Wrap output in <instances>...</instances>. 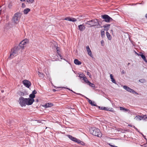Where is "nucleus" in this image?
<instances>
[{
  "instance_id": "20e7f679",
  "label": "nucleus",
  "mask_w": 147,
  "mask_h": 147,
  "mask_svg": "<svg viewBox=\"0 0 147 147\" xmlns=\"http://www.w3.org/2000/svg\"><path fill=\"white\" fill-rule=\"evenodd\" d=\"M21 14L19 12L15 13L12 18L13 22L15 24H18L19 22Z\"/></svg>"
},
{
  "instance_id": "9b49d317",
  "label": "nucleus",
  "mask_w": 147,
  "mask_h": 147,
  "mask_svg": "<svg viewBox=\"0 0 147 147\" xmlns=\"http://www.w3.org/2000/svg\"><path fill=\"white\" fill-rule=\"evenodd\" d=\"M78 27L79 30L81 31H84L86 28L84 24L79 25L78 26Z\"/></svg>"
},
{
  "instance_id": "2eb2a0df",
  "label": "nucleus",
  "mask_w": 147,
  "mask_h": 147,
  "mask_svg": "<svg viewBox=\"0 0 147 147\" xmlns=\"http://www.w3.org/2000/svg\"><path fill=\"white\" fill-rule=\"evenodd\" d=\"M53 104L51 103H48L45 105H43L42 106L45 108H47L49 107H51L53 106Z\"/></svg>"
},
{
  "instance_id": "5701e85b",
  "label": "nucleus",
  "mask_w": 147,
  "mask_h": 147,
  "mask_svg": "<svg viewBox=\"0 0 147 147\" xmlns=\"http://www.w3.org/2000/svg\"><path fill=\"white\" fill-rule=\"evenodd\" d=\"M25 47L23 44H21V42L20 43L19 45L17 47L20 48V49H23Z\"/></svg>"
},
{
  "instance_id": "1a4fd4ad",
  "label": "nucleus",
  "mask_w": 147,
  "mask_h": 147,
  "mask_svg": "<svg viewBox=\"0 0 147 147\" xmlns=\"http://www.w3.org/2000/svg\"><path fill=\"white\" fill-rule=\"evenodd\" d=\"M23 83L24 85L28 88H29L31 85V82L29 81L26 80H24Z\"/></svg>"
},
{
  "instance_id": "72a5a7b5",
  "label": "nucleus",
  "mask_w": 147,
  "mask_h": 147,
  "mask_svg": "<svg viewBox=\"0 0 147 147\" xmlns=\"http://www.w3.org/2000/svg\"><path fill=\"white\" fill-rule=\"evenodd\" d=\"M79 141H78V142H77V143L79 144H81L82 145H84V142L81 141L80 140H79Z\"/></svg>"
},
{
  "instance_id": "0eeeda50",
  "label": "nucleus",
  "mask_w": 147,
  "mask_h": 147,
  "mask_svg": "<svg viewBox=\"0 0 147 147\" xmlns=\"http://www.w3.org/2000/svg\"><path fill=\"white\" fill-rule=\"evenodd\" d=\"M123 88L128 92L132 93L133 94H135L137 95L138 94V93L127 86H123Z\"/></svg>"
},
{
  "instance_id": "473e14b6",
  "label": "nucleus",
  "mask_w": 147,
  "mask_h": 147,
  "mask_svg": "<svg viewBox=\"0 0 147 147\" xmlns=\"http://www.w3.org/2000/svg\"><path fill=\"white\" fill-rule=\"evenodd\" d=\"M140 55L141 56L144 61L145 60H146V57L145 56L142 54V53L141 54H140Z\"/></svg>"
},
{
  "instance_id": "aec40b11",
  "label": "nucleus",
  "mask_w": 147,
  "mask_h": 147,
  "mask_svg": "<svg viewBox=\"0 0 147 147\" xmlns=\"http://www.w3.org/2000/svg\"><path fill=\"white\" fill-rule=\"evenodd\" d=\"M56 49L57 51V53L58 54V55L60 57L61 59H62L63 58L61 56V55L60 53H59L60 52V51L59 50V48L57 47L56 48Z\"/></svg>"
},
{
  "instance_id": "680f3d73",
  "label": "nucleus",
  "mask_w": 147,
  "mask_h": 147,
  "mask_svg": "<svg viewBox=\"0 0 147 147\" xmlns=\"http://www.w3.org/2000/svg\"><path fill=\"white\" fill-rule=\"evenodd\" d=\"M113 109V108H112V109Z\"/></svg>"
},
{
  "instance_id": "de8ad7c7",
  "label": "nucleus",
  "mask_w": 147,
  "mask_h": 147,
  "mask_svg": "<svg viewBox=\"0 0 147 147\" xmlns=\"http://www.w3.org/2000/svg\"><path fill=\"white\" fill-rule=\"evenodd\" d=\"M128 126H130L131 127H133V126L134 125H128Z\"/></svg>"
},
{
  "instance_id": "cd10ccee",
  "label": "nucleus",
  "mask_w": 147,
  "mask_h": 147,
  "mask_svg": "<svg viewBox=\"0 0 147 147\" xmlns=\"http://www.w3.org/2000/svg\"><path fill=\"white\" fill-rule=\"evenodd\" d=\"M77 20L75 18H70V19H69V21H71L73 22H75L77 21Z\"/></svg>"
},
{
  "instance_id": "c85d7f7f",
  "label": "nucleus",
  "mask_w": 147,
  "mask_h": 147,
  "mask_svg": "<svg viewBox=\"0 0 147 147\" xmlns=\"http://www.w3.org/2000/svg\"><path fill=\"white\" fill-rule=\"evenodd\" d=\"M38 74L40 77L42 78H44V75L42 73H40V72H38Z\"/></svg>"
},
{
  "instance_id": "a211bd4d",
  "label": "nucleus",
  "mask_w": 147,
  "mask_h": 147,
  "mask_svg": "<svg viewBox=\"0 0 147 147\" xmlns=\"http://www.w3.org/2000/svg\"><path fill=\"white\" fill-rule=\"evenodd\" d=\"M110 25L109 24H106L104 25L103 27L105 28V30L106 31H108L109 29Z\"/></svg>"
},
{
  "instance_id": "864d4df0",
  "label": "nucleus",
  "mask_w": 147,
  "mask_h": 147,
  "mask_svg": "<svg viewBox=\"0 0 147 147\" xmlns=\"http://www.w3.org/2000/svg\"><path fill=\"white\" fill-rule=\"evenodd\" d=\"M22 1H25V0H20Z\"/></svg>"
},
{
  "instance_id": "a878e982",
  "label": "nucleus",
  "mask_w": 147,
  "mask_h": 147,
  "mask_svg": "<svg viewBox=\"0 0 147 147\" xmlns=\"http://www.w3.org/2000/svg\"><path fill=\"white\" fill-rule=\"evenodd\" d=\"M83 80L85 82H86V83H87L88 84L90 82L87 79V78H86L85 77H83Z\"/></svg>"
},
{
  "instance_id": "9d476101",
  "label": "nucleus",
  "mask_w": 147,
  "mask_h": 147,
  "mask_svg": "<svg viewBox=\"0 0 147 147\" xmlns=\"http://www.w3.org/2000/svg\"><path fill=\"white\" fill-rule=\"evenodd\" d=\"M67 136L68 138L72 141L74 142H78L79 140L77 138L73 137L72 136L70 135H68Z\"/></svg>"
},
{
  "instance_id": "393cba45",
  "label": "nucleus",
  "mask_w": 147,
  "mask_h": 147,
  "mask_svg": "<svg viewBox=\"0 0 147 147\" xmlns=\"http://www.w3.org/2000/svg\"><path fill=\"white\" fill-rule=\"evenodd\" d=\"M101 35L102 38H103L105 36V32L104 30H101Z\"/></svg>"
},
{
  "instance_id": "bb28decb",
  "label": "nucleus",
  "mask_w": 147,
  "mask_h": 147,
  "mask_svg": "<svg viewBox=\"0 0 147 147\" xmlns=\"http://www.w3.org/2000/svg\"><path fill=\"white\" fill-rule=\"evenodd\" d=\"M35 95L32 93L29 95V97L30 99H34L35 98Z\"/></svg>"
},
{
  "instance_id": "4c0bfd02",
  "label": "nucleus",
  "mask_w": 147,
  "mask_h": 147,
  "mask_svg": "<svg viewBox=\"0 0 147 147\" xmlns=\"http://www.w3.org/2000/svg\"><path fill=\"white\" fill-rule=\"evenodd\" d=\"M12 6V5L11 3L9 4L8 7L9 9L11 8Z\"/></svg>"
},
{
  "instance_id": "bf43d9fd",
  "label": "nucleus",
  "mask_w": 147,
  "mask_h": 147,
  "mask_svg": "<svg viewBox=\"0 0 147 147\" xmlns=\"http://www.w3.org/2000/svg\"><path fill=\"white\" fill-rule=\"evenodd\" d=\"M54 90V91H55V90L54 89V90Z\"/></svg>"
},
{
  "instance_id": "f3484780",
  "label": "nucleus",
  "mask_w": 147,
  "mask_h": 147,
  "mask_svg": "<svg viewBox=\"0 0 147 147\" xmlns=\"http://www.w3.org/2000/svg\"><path fill=\"white\" fill-rule=\"evenodd\" d=\"M74 62L75 64L77 65H80L82 64L81 62L77 59L74 60Z\"/></svg>"
},
{
  "instance_id": "052dcab7",
  "label": "nucleus",
  "mask_w": 147,
  "mask_h": 147,
  "mask_svg": "<svg viewBox=\"0 0 147 147\" xmlns=\"http://www.w3.org/2000/svg\"><path fill=\"white\" fill-rule=\"evenodd\" d=\"M145 138V139L146 140V138Z\"/></svg>"
},
{
  "instance_id": "6e6552de",
  "label": "nucleus",
  "mask_w": 147,
  "mask_h": 147,
  "mask_svg": "<svg viewBox=\"0 0 147 147\" xmlns=\"http://www.w3.org/2000/svg\"><path fill=\"white\" fill-rule=\"evenodd\" d=\"M26 98V105H30L32 104L34 100V99H30V98Z\"/></svg>"
},
{
  "instance_id": "f8f14e48",
  "label": "nucleus",
  "mask_w": 147,
  "mask_h": 147,
  "mask_svg": "<svg viewBox=\"0 0 147 147\" xmlns=\"http://www.w3.org/2000/svg\"><path fill=\"white\" fill-rule=\"evenodd\" d=\"M86 48L88 55L90 56L92 58L93 57V55L89 46H86Z\"/></svg>"
},
{
  "instance_id": "39448f33",
  "label": "nucleus",
  "mask_w": 147,
  "mask_h": 147,
  "mask_svg": "<svg viewBox=\"0 0 147 147\" xmlns=\"http://www.w3.org/2000/svg\"><path fill=\"white\" fill-rule=\"evenodd\" d=\"M101 17L104 19L103 21H105L107 23L110 22L112 21L113 20L112 18L107 14L102 15Z\"/></svg>"
},
{
  "instance_id": "6ab92c4d",
  "label": "nucleus",
  "mask_w": 147,
  "mask_h": 147,
  "mask_svg": "<svg viewBox=\"0 0 147 147\" xmlns=\"http://www.w3.org/2000/svg\"><path fill=\"white\" fill-rule=\"evenodd\" d=\"M30 9L29 8H26L24 9L23 11V12L24 14H26L28 13L30 11Z\"/></svg>"
},
{
  "instance_id": "7ed1b4c3",
  "label": "nucleus",
  "mask_w": 147,
  "mask_h": 147,
  "mask_svg": "<svg viewBox=\"0 0 147 147\" xmlns=\"http://www.w3.org/2000/svg\"><path fill=\"white\" fill-rule=\"evenodd\" d=\"M20 51V48L15 47L11 50L9 58L11 59L13 58L14 57L19 54Z\"/></svg>"
},
{
  "instance_id": "7c9ffc66",
  "label": "nucleus",
  "mask_w": 147,
  "mask_h": 147,
  "mask_svg": "<svg viewBox=\"0 0 147 147\" xmlns=\"http://www.w3.org/2000/svg\"><path fill=\"white\" fill-rule=\"evenodd\" d=\"M139 81L142 83H144L146 82V80L144 79H142L139 80Z\"/></svg>"
},
{
  "instance_id": "3c124183",
  "label": "nucleus",
  "mask_w": 147,
  "mask_h": 147,
  "mask_svg": "<svg viewBox=\"0 0 147 147\" xmlns=\"http://www.w3.org/2000/svg\"><path fill=\"white\" fill-rule=\"evenodd\" d=\"M145 17L146 18H147V13L146 14Z\"/></svg>"
},
{
  "instance_id": "4be33fe9",
  "label": "nucleus",
  "mask_w": 147,
  "mask_h": 147,
  "mask_svg": "<svg viewBox=\"0 0 147 147\" xmlns=\"http://www.w3.org/2000/svg\"><path fill=\"white\" fill-rule=\"evenodd\" d=\"M106 34L107 38L109 40H111L112 38V37L110 35V34L108 32H106Z\"/></svg>"
},
{
  "instance_id": "f257e3e1",
  "label": "nucleus",
  "mask_w": 147,
  "mask_h": 147,
  "mask_svg": "<svg viewBox=\"0 0 147 147\" xmlns=\"http://www.w3.org/2000/svg\"><path fill=\"white\" fill-rule=\"evenodd\" d=\"M86 25H87V26L88 27L95 26H98V27H102L101 25L99 24V22L97 19H95L93 20H92L90 21L86 22L85 23Z\"/></svg>"
},
{
  "instance_id": "37998d69",
  "label": "nucleus",
  "mask_w": 147,
  "mask_h": 147,
  "mask_svg": "<svg viewBox=\"0 0 147 147\" xmlns=\"http://www.w3.org/2000/svg\"><path fill=\"white\" fill-rule=\"evenodd\" d=\"M100 42H101V43L102 45L103 46V44L104 42V41L103 40H101Z\"/></svg>"
},
{
  "instance_id": "ea45409f",
  "label": "nucleus",
  "mask_w": 147,
  "mask_h": 147,
  "mask_svg": "<svg viewBox=\"0 0 147 147\" xmlns=\"http://www.w3.org/2000/svg\"><path fill=\"white\" fill-rule=\"evenodd\" d=\"M70 19L69 17H67L64 19V20H68L69 21V19Z\"/></svg>"
},
{
  "instance_id": "09e8293b",
  "label": "nucleus",
  "mask_w": 147,
  "mask_h": 147,
  "mask_svg": "<svg viewBox=\"0 0 147 147\" xmlns=\"http://www.w3.org/2000/svg\"><path fill=\"white\" fill-rule=\"evenodd\" d=\"M144 61L145 62H146L147 63V59H146V60H145Z\"/></svg>"
},
{
  "instance_id": "f03ea898",
  "label": "nucleus",
  "mask_w": 147,
  "mask_h": 147,
  "mask_svg": "<svg viewBox=\"0 0 147 147\" xmlns=\"http://www.w3.org/2000/svg\"><path fill=\"white\" fill-rule=\"evenodd\" d=\"M90 133L93 135L98 137H101L102 136V134L100 130L95 127H92L90 129Z\"/></svg>"
},
{
  "instance_id": "5fc2aeb1",
  "label": "nucleus",
  "mask_w": 147,
  "mask_h": 147,
  "mask_svg": "<svg viewBox=\"0 0 147 147\" xmlns=\"http://www.w3.org/2000/svg\"><path fill=\"white\" fill-rule=\"evenodd\" d=\"M130 64V63H128L127 65H129Z\"/></svg>"
},
{
  "instance_id": "b1692460",
  "label": "nucleus",
  "mask_w": 147,
  "mask_h": 147,
  "mask_svg": "<svg viewBox=\"0 0 147 147\" xmlns=\"http://www.w3.org/2000/svg\"><path fill=\"white\" fill-rule=\"evenodd\" d=\"M137 120H140L142 119H143V116H136L135 118Z\"/></svg>"
},
{
  "instance_id": "e433bc0d",
  "label": "nucleus",
  "mask_w": 147,
  "mask_h": 147,
  "mask_svg": "<svg viewBox=\"0 0 147 147\" xmlns=\"http://www.w3.org/2000/svg\"><path fill=\"white\" fill-rule=\"evenodd\" d=\"M143 119L145 120H147V116L144 115L143 116Z\"/></svg>"
},
{
  "instance_id": "8fccbe9b",
  "label": "nucleus",
  "mask_w": 147,
  "mask_h": 147,
  "mask_svg": "<svg viewBox=\"0 0 147 147\" xmlns=\"http://www.w3.org/2000/svg\"><path fill=\"white\" fill-rule=\"evenodd\" d=\"M111 146L112 147H115L116 146H113V145H111Z\"/></svg>"
},
{
  "instance_id": "603ef678",
  "label": "nucleus",
  "mask_w": 147,
  "mask_h": 147,
  "mask_svg": "<svg viewBox=\"0 0 147 147\" xmlns=\"http://www.w3.org/2000/svg\"><path fill=\"white\" fill-rule=\"evenodd\" d=\"M122 74H123L124 73V71L123 70V71H122Z\"/></svg>"
},
{
  "instance_id": "2f4dec72",
  "label": "nucleus",
  "mask_w": 147,
  "mask_h": 147,
  "mask_svg": "<svg viewBox=\"0 0 147 147\" xmlns=\"http://www.w3.org/2000/svg\"><path fill=\"white\" fill-rule=\"evenodd\" d=\"M88 84L90 86L92 87H95V85L94 84H93L92 83L90 82H89V83Z\"/></svg>"
},
{
  "instance_id": "423d86ee",
  "label": "nucleus",
  "mask_w": 147,
  "mask_h": 147,
  "mask_svg": "<svg viewBox=\"0 0 147 147\" xmlns=\"http://www.w3.org/2000/svg\"><path fill=\"white\" fill-rule=\"evenodd\" d=\"M26 98H24L22 96L20 97L19 98V104L22 107H25L26 105Z\"/></svg>"
},
{
  "instance_id": "c03bdc74",
  "label": "nucleus",
  "mask_w": 147,
  "mask_h": 147,
  "mask_svg": "<svg viewBox=\"0 0 147 147\" xmlns=\"http://www.w3.org/2000/svg\"><path fill=\"white\" fill-rule=\"evenodd\" d=\"M67 89H68L69 90H70V91H72V92L74 93H75V94H76V93L75 92L73 91L72 90H71V89H70L69 88H67Z\"/></svg>"
},
{
  "instance_id": "6e6d98bb",
  "label": "nucleus",
  "mask_w": 147,
  "mask_h": 147,
  "mask_svg": "<svg viewBox=\"0 0 147 147\" xmlns=\"http://www.w3.org/2000/svg\"><path fill=\"white\" fill-rule=\"evenodd\" d=\"M1 92H4V90H2L1 91Z\"/></svg>"
},
{
  "instance_id": "a19ab883",
  "label": "nucleus",
  "mask_w": 147,
  "mask_h": 147,
  "mask_svg": "<svg viewBox=\"0 0 147 147\" xmlns=\"http://www.w3.org/2000/svg\"><path fill=\"white\" fill-rule=\"evenodd\" d=\"M76 94H77L78 95H81V96H82L84 97H85L84 95H82V94H80V93H76Z\"/></svg>"
},
{
  "instance_id": "4d7b16f0",
  "label": "nucleus",
  "mask_w": 147,
  "mask_h": 147,
  "mask_svg": "<svg viewBox=\"0 0 147 147\" xmlns=\"http://www.w3.org/2000/svg\"><path fill=\"white\" fill-rule=\"evenodd\" d=\"M22 6H23V5H24V3H22Z\"/></svg>"
},
{
  "instance_id": "49530a36",
  "label": "nucleus",
  "mask_w": 147,
  "mask_h": 147,
  "mask_svg": "<svg viewBox=\"0 0 147 147\" xmlns=\"http://www.w3.org/2000/svg\"><path fill=\"white\" fill-rule=\"evenodd\" d=\"M87 74L88 75L90 76V72H87Z\"/></svg>"
},
{
  "instance_id": "13d9d810",
  "label": "nucleus",
  "mask_w": 147,
  "mask_h": 147,
  "mask_svg": "<svg viewBox=\"0 0 147 147\" xmlns=\"http://www.w3.org/2000/svg\"><path fill=\"white\" fill-rule=\"evenodd\" d=\"M141 134H142V135H143V136L144 137L145 136H144L143 135V134H142L141 133Z\"/></svg>"
},
{
  "instance_id": "dca6fc26",
  "label": "nucleus",
  "mask_w": 147,
  "mask_h": 147,
  "mask_svg": "<svg viewBox=\"0 0 147 147\" xmlns=\"http://www.w3.org/2000/svg\"><path fill=\"white\" fill-rule=\"evenodd\" d=\"M28 39H25L23 40L21 42V44H23L25 47L26 44L28 43Z\"/></svg>"
},
{
  "instance_id": "ddd939ff",
  "label": "nucleus",
  "mask_w": 147,
  "mask_h": 147,
  "mask_svg": "<svg viewBox=\"0 0 147 147\" xmlns=\"http://www.w3.org/2000/svg\"><path fill=\"white\" fill-rule=\"evenodd\" d=\"M97 107H98L99 109L101 110H103L107 111H112V110H110V108H109L108 107H100V106H97Z\"/></svg>"
},
{
  "instance_id": "a18cd8bd",
  "label": "nucleus",
  "mask_w": 147,
  "mask_h": 147,
  "mask_svg": "<svg viewBox=\"0 0 147 147\" xmlns=\"http://www.w3.org/2000/svg\"><path fill=\"white\" fill-rule=\"evenodd\" d=\"M133 127L137 131H138V129L137 128H136L134 126H133Z\"/></svg>"
},
{
  "instance_id": "412c9836",
  "label": "nucleus",
  "mask_w": 147,
  "mask_h": 147,
  "mask_svg": "<svg viewBox=\"0 0 147 147\" xmlns=\"http://www.w3.org/2000/svg\"><path fill=\"white\" fill-rule=\"evenodd\" d=\"M110 77L111 79V80L112 82L116 84V82L115 80L114 79L113 75L112 74H110Z\"/></svg>"
},
{
  "instance_id": "58836bf2",
  "label": "nucleus",
  "mask_w": 147,
  "mask_h": 147,
  "mask_svg": "<svg viewBox=\"0 0 147 147\" xmlns=\"http://www.w3.org/2000/svg\"><path fill=\"white\" fill-rule=\"evenodd\" d=\"M37 93V92L35 90H34L32 92V94H34L35 95V94H36Z\"/></svg>"
},
{
  "instance_id": "4468645a",
  "label": "nucleus",
  "mask_w": 147,
  "mask_h": 147,
  "mask_svg": "<svg viewBox=\"0 0 147 147\" xmlns=\"http://www.w3.org/2000/svg\"><path fill=\"white\" fill-rule=\"evenodd\" d=\"M85 97L87 100H88V101L89 103L90 104H91V105L92 106H96V107H97V105H96V104H94V102H92L91 100H90V99H89L88 98L86 97Z\"/></svg>"
},
{
  "instance_id": "c9c22d12",
  "label": "nucleus",
  "mask_w": 147,
  "mask_h": 147,
  "mask_svg": "<svg viewBox=\"0 0 147 147\" xmlns=\"http://www.w3.org/2000/svg\"><path fill=\"white\" fill-rule=\"evenodd\" d=\"M79 77L80 78H83V77H84V76L83 74H79Z\"/></svg>"
},
{
  "instance_id": "c756f323",
  "label": "nucleus",
  "mask_w": 147,
  "mask_h": 147,
  "mask_svg": "<svg viewBox=\"0 0 147 147\" xmlns=\"http://www.w3.org/2000/svg\"><path fill=\"white\" fill-rule=\"evenodd\" d=\"M120 110L124 111H129V110H128L126 109H125L124 108H123V107H120Z\"/></svg>"
},
{
  "instance_id": "79ce46f5",
  "label": "nucleus",
  "mask_w": 147,
  "mask_h": 147,
  "mask_svg": "<svg viewBox=\"0 0 147 147\" xmlns=\"http://www.w3.org/2000/svg\"><path fill=\"white\" fill-rule=\"evenodd\" d=\"M21 94H20V95L21 96H24V94L23 92H20Z\"/></svg>"
},
{
  "instance_id": "f704fd0d",
  "label": "nucleus",
  "mask_w": 147,
  "mask_h": 147,
  "mask_svg": "<svg viewBox=\"0 0 147 147\" xmlns=\"http://www.w3.org/2000/svg\"><path fill=\"white\" fill-rule=\"evenodd\" d=\"M26 1L30 3H32L34 1V0H26Z\"/></svg>"
}]
</instances>
